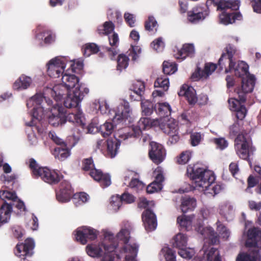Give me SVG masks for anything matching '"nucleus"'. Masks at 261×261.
Returning <instances> with one entry per match:
<instances>
[{
	"mask_svg": "<svg viewBox=\"0 0 261 261\" xmlns=\"http://www.w3.org/2000/svg\"><path fill=\"white\" fill-rule=\"evenodd\" d=\"M66 71L62 76V83L69 89L75 88L72 94L66 96L64 105L66 108H71L78 106L83 99L85 94L89 92V89L80 85L79 78L74 74L68 73Z\"/></svg>",
	"mask_w": 261,
	"mask_h": 261,
	"instance_id": "nucleus-1",
	"label": "nucleus"
},
{
	"mask_svg": "<svg viewBox=\"0 0 261 261\" xmlns=\"http://www.w3.org/2000/svg\"><path fill=\"white\" fill-rule=\"evenodd\" d=\"M190 177L195 184V188L200 191H207L215 195L221 191L219 185L212 186L215 180V176L213 171L203 168L192 170Z\"/></svg>",
	"mask_w": 261,
	"mask_h": 261,
	"instance_id": "nucleus-2",
	"label": "nucleus"
},
{
	"mask_svg": "<svg viewBox=\"0 0 261 261\" xmlns=\"http://www.w3.org/2000/svg\"><path fill=\"white\" fill-rule=\"evenodd\" d=\"M208 5L213 4L217 6V10L223 12L219 15L220 23L224 25L232 24L236 20H240L242 16L240 12L230 13L229 10H237L240 6L239 2L237 0H207Z\"/></svg>",
	"mask_w": 261,
	"mask_h": 261,
	"instance_id": "nucleus-3",
	"label": "nucleus"
},
{
	"mask_svg": "<svg viewBox=\"0 0 261 261\" xmlns=\"http://www.w3.org/2000/svg\"><path fill=\"white\" fill-rule=\"evenodd\" d=\"M114 236L112 234L108 233L106 235L105 239L98 244H89L86 247L87 254L93 257H98L104 255L102 259L106 256H114L112 252L118 247V244L114 242ZM102 259H101L102 260Z\"/></svg>",
	"mask_w": 261,
	"mask_h": 261,
	"instance_id": "nucleus-4",
	"label": "nucleus"
},
{
	"mask_svg": "<svg viewBox=\"0 0 261 261\" xmlns=\"http://www.w3.org/2000/svg\"><path fill=\"white\" fill-rule=\"evenodd\" d=\"M29 163V167L34 177H40L42 180L50 185L57 184L60 181V176L55 170H50L47 167H40L33 158L30 159Z\"/></svg>",
	"mask_w": 261,
	"mask_h": 261,
	"instance_id": "nucleus-5",
	"label": "nucleus"
},
{
	"mask_svg": "<svg viewBox=\"0 0 261 261\" xmlns=\"http://www.w3.org/2000/svg\"><path fill=\"white\" fill-rule=\"evenodd\" d=\"M82 169L85 171H89V174L91 177L98 181L102 188L108 187L111 184L110 175L108 173H103L101 170L96 169L91 157L84 159L82 161Z\"/></svg>",
	"mask_w": 261,
	"mask_h": 261,
	"instance_id": "nucleus-6",
	"label": "nucleus"
},
{
	"mask_svg": "<svg viewBox=\"0 0 261 261\" xmlns=\"http://www.w3.org/2000/svg\"><path fill=\"white\" fill-rule=\"evenodd\" d=\"M163 95V92L162 90H154L152 93L153 101L155 103L153 107L151 103L147 100L142 101L141 109L143 115L149 116L154 110L156 114L160 115L163 111V102L162 97Z\"/></svg>",
	"mask_w": 261,
	"mask_h": 261,
	"instance_id": "nucleus-7",
	"label": "nucleus"
},
{
	"mask_svg": "<svg viewBox=\"0 0 261 261\" xmlns=\"http://www.w3.org/2000/svg\"><path fill=\"white\" fill-rule=\"evenodd\" d=\"M235 149L237 154L242 159L246 160L254 150L249 137L239 134L235 140Z\"/></svg>",
	"mask_w": 261,
	"mask_h": 261,
	"instance_id": "nucleus-8",
	"label": "nucleus"
},
{
	"mask_svg": "<svg viewBox=\"0 0 261 261\" xmlns=\"http://www.w3.org/2000/svg\"><path fill=\"white\" fill-rule=\"evenodd\" d=\"M47 74L53 78H58L64 73L66 67L65 58L56 57L50 60L47 64Z\"/></svg>",
	"mask_w": 261,
	"mask_h": 261,
	"instance_id": "nucleus-9",
	"label": "nucleus"
},
{
	"mask_svg": "<svg viewBox=\"0 0 261 261\" xmlns=\"http://www.w3.org/2000/svg\"><path fill=\"white\" fill-rule=\"evenodd\" d=\"M51 114L48 116V123L53 126L62 125L66 123L65 109L56 103L50 110Z\"/></svg>",
	"mask_w": 261,
	"mask_h": 261,
	"instance_id": "nucleus-10",
	"label": "nucleus"
},
{
	"mask_svg": "<svg viewBox=\"0 0 261 261\" xmlns=\"http://www.w3.org/2000/svg\"><path fill=\"white\" fill-rule=\"evenodd\" d=\"M115 115L113 116L112 120L115 125L128 119L130 117L132 110L130 108L129 103L126 101L119 105L116 111H113Z\"/></svg>",
	"mask_w": 261,
	"mask_h": 261,
	"instance_id": "nucleus-11",
	"label": "nucleus"
},
{
	"mask_svg": "<svg viewBox=\"0 0 261 261\" xmlns=\"http://www.w3.org/2000/svg\"><path fill=\"white\" fill-rule=\"evenodd\" d=\"M35 247V242L31 238H27L24 243L18 244L14 249V253L16 255L21 257L31 256L33 253V250Z\"/></svg>",
	"mask_w": 261,
	"mask_h": 261,
	"instance_id": "nucleus-12",
	"label": "nucleus"
},
{
	"mask_svg": "<svg viewBox=\"0 0 261 261\" xmlns=\"http://www.w3.org/2000/svg\"><path fill=\"white\" fill-rule=\"evenodd\" d=\"M143 226L147 232L155 229L157 226V219L154 212L151 208L145 210L141 215Z\"/></svg>",
	"mask_w": 261,
	"mask_h": 261,
	"instance_id": "nucleus-13",
	"label": "nucleus"
},
{
	"mask_svg": "<svg viewBox=\"0 0 261 261\" xmlns=\"http://www.w3.org/2000/svg\"><path fill=\"white\" fill-rule=\"evenodd\" d=\"M98 233V231L96 229L90 227L85 226L81 230L76 231L75 239L82 244H86L87 239L94 240L96 239Z\"/></svg>",
	"mask_w": 261,
	"mask_h": 261,
	"instance_id": "nucleus-14",
	"label": "nucleus"
},
{
	"mask_svg": "<svg viewBox=\"0 0 261 261\" xmlns=\"http://www.w3.org/2000/svg\"><path fill=\"white\" fill-rule=\"evenodd\" d=\"M72 193L70 182L67 180H63L60 184L59 190L56 192V198L59 202H67L70 200Z\"/></svg>",
	"mask_w": 261,
	"mask_h": 261,
	"instance_id": "nucleus-15",
	"label": "nucleus"
},
{
	"mask_svg": "<svg viewBox=\"0 0 261 261\" xmlns=\"http://www.w3.org/2000/svg\"><path fill=\"white\" fill-rule=\"evenodd\" d=\"M155 180L146 187V192L152 194L162 190L163 181V171L161 167H158L153 172Z\"/></svg>",
	"mask_w": 261,
	"mask_h": 261,
	"instance_id": "nucleus-16",
	"label": "nucleus"
},
{
	"mask_svg": "<svg viewBox=\"0 0 261 261\" xmlns=\"http://www.w3.org/2000/svg\"><path fill=\"white\" fill-rule=\"evenodd\" d=\"M246 77V79L243 77L242 80V89H238L236 91L242 101H245V94L251 92L254 85L255 79L253 75H250Z\"/></svg>",
	"mask_w": 261,
	"mask_h": 261,
	"instance_id": "nucleus-17",
	"label": "nucleus"
},
{
	"mask_svg": "<svg viewBox=\"0 0 261 261\" xmlns=\"http://www.w3.org/2000/svg\"><path fill=\"white\" fill-rule=\"evenodd\" d=\"M149 156L152 162L158 165L163 161V146L162 144L152 141L150 143Z\"/></svg>",
	"mask_w": 261,
	"mask_h": 261,
	"instance_id": "nucleus-18",
	"label": "nucleus"
},
{
	"mask_svg": "<svg viewBox=\"0 0 261 261\" xmlns=\"http://www.w3.org/2000/svg\"><path fill=\"white\" fill-rule=\"evenodd\" d=\"M80 104V103H79ZM79 105L76 107H72V108H76L74 112L69 113L66 115V111L65 110V117L66 122L68 121L75 124L76 125L80 126L81 128L84 129L85 124L83 122V114L81 110L79 108ZM72 108V107L71 108Z\"/></svg>",
	"mask_w": 261,
	"mask_h": 261,
	"instance_id": "nucleus-19",
	"label": "nucleus"
},
{
	"mask_svg": "<svg viewBox=\"0 0 261 261\" xmlns=\"http://www.w3.org/2000/svg\"><path fill=\"white\" fill-rule=\"evenodd\" d=\"M208 15V12L205 8L196 6L188 12V20L192 23H196L202 20Z\"/></svg>",
	"mask_w": 261,
	"mask_h": 261,
	"instance_id": "nucleus-20",
	"label": "nucleus"
},
{
	"mask_svg": "<svg viewBox=\"0 0 261 261\" xmlns=\"http://www.w3.org/2000/svg\"><path fill=\"white\" fill-rule=\"evenodd\" d=\"M246 246L261 247V231L257 228L249 229L248 232V239L246 242Z\"/></svg>",
	"mask_w": 261,
	"mask_h": 261,
	"instance_id": "nucleus-21",
	"label": "nucleus"
},
{
	"mask_svg": "<svg viewBox=\"0 0 261 261\" xmlns=\"http://www.w3.org/2000/svg\"><path fill=\"white\" fill-rule=\"evenodd\" d=\"M239 100L236 98H230L228 100V103L230 109L231 111L236 112V117L238 119L242 120L246 116L247 110L245 107L241 105L242 101L238 97Z\"/></svg>",
	"mask_w": 261,
	"mask_h": 261,
	"instance_id": "nucleus-22",
	"label": "nucleus"
},
{
	"mask_svg": "<svg viewBox=\"0 0 261 261\" xmlns=\"http://www.w3.org/2000/svg\"><path fill=\"white\" fill-rule=\"evenodd\" d=\"M45 99L41 94H36L31 98L27 103L28 107L30 102H32L33 105L38 106V107H34L33 109L32 116L34 118L39 119L43 112V107H40L43 100Z\"/></svg>",
	"mask_w": 261,
	"mask_h": 261,
	"instance_id": "nucleus-23",
	"label": "nucleus"
},
{
	"mask_svg": "<svg viewBox=\"0 0 261 261\" xmlns=\"http://www.w3.org/2000/svg\"><path fill=\"white\" fill-rule=\"evenodd\" d=\"M179 96H185L190 104H195L197 101V97L196 96V91L191 86L187 85H183L178 92Z\"/></svg>",
	"mask_w": 261,
	"mask_h": 261,
	"instance_id": "nucleus-24",
	"label": "nucleus"
},
{
	"mask_svg": "<svg viewBox=\"0 0 261 261\" xmlns=\"http://www.w3.org/2000/svg\"><path fill=\"white\" fill-rule=\"evenodd\" d=\"M196 229L197 232L210 240L212 244H217L219 242L218 236L212 227H204L203 225H200L196 228Z\"/></svg>",
	"mask_w": 261,
	"mask_h": 261,
	"instance_id": "nucleus-25",
	"label": "nucleus"
},
{
	"mask_svg": "<svg viewBox=\"0 0 261 261\" xmlns=\"http://www.w3.org/2000/svg\"><path fill=\"white\" fill-rule=\"evenodd\" d=\"M120 144V141L117 139H108L107 141V147L105 156L109 158H114L118 153Z\"/></svg>",
	"mask_w": 261,
	"mask_h": 261,
	"instance_id": "nucleus-26",
	"label": "nucleus"
},
{
	"mask_svg": "<svg viewBox=\"0 0 261 261\" xmlns=\"http://www.w3.org/2000/svg\"><path fill=\"white\" fill-rule=\"evenodd\" d=\"M226 53L223 54L219 60L218 64L221 68H223V61L229 62V67L231 68L234 65V62L233 60V56L236 52V49L232 46L228 45L227 46Z\"/></svg>",
	"mask_w": 261,
	"mask_h": 261,
	"instance_id": "nucleus-27",
	"label": "nucleus"
},
{
	"mask_svg": "<svg viewBox=\"0 0 261 261\" xmlns=\"http://www.w3.org/2000/svg\"><path fill=\"white\" fill-rule=\"evenodd\" d=\"M69 89L63 84L55 85L50 89V94L56 101L61 100L63 96L69 94Z\"/></svg>",
	"mask_w": 261,
	"mask_h": 261,
	"instance_id": "nucleus-28",
	"label": "nucleus"
},
{
	"mask_svg": "<svg viewBox=\"0 0 261 261\" xmlns=\"http://www.w3.org/2000/svg\"><path fill=\"white\" fill-rule=\"evenodd\" d=\"M139 245L137 244L125 245L121 248V252L128 253V254L125 256L126 261H137L136 257L138 251Z\"/></svg>",
	"mask_w": 261,
	"mask_h": 261,
	"instance_id": "nucleus-29",
	"label": "nucleus"
},
{
	"mask_svg": "<svg viewBox=\"0 0 261 261\" xmlns=\"http://www.w3.org/2000/svg\"><path fill=\"white\" fill-rule=\"evenodd\" d=\"M229 68L230 71H234L237 76L243 78L244 76L247 77L250 75L248 71V66L243 61H239L237 63L234 62V65L231 68Z\"/></svg>",
	"mask_w": 261,
	"mask_h": 261,
	"instance_id": "nucleus-30",
	"label": "nucleus"
},
{
	"mask_svg": "<svg viewBox=\"0 0 261 261\" xmlns=\"http://www.w3.org/2000/svg\"><path fill=\"white\" fill-rule=\"evenodd\" d=\"M109 40L110 45L112 47H107V50L110 59L113 60L118 54V51L116 49L119 41L118 34L116 33H114L111 36L109 37Z\"/></svg>",
	"mask_w": 261,
	"mask_h": 261,
	"instance_id": "nucleus-31",
	"label": "nucleus"
},
{
	"mask_svg": "<svg viewBox=\"0 0 261 261\" xmlns=\"http://www.w3.org/2000/svg\"><path fill=\"white\" fill-rule=\"evenodd\" d=\"M12 211V204L4 202L0 208V226L7 223L10 218Z\"/></svg>",
	"mask_w": 261,
	"mask_h": 261,
	"instance_id": "nucleus-32",
	"label": "nucleus"
},
{
	"mask_svg": "<svg viewBox=\"0 0 261 261\" xmlns=\"http://www.w3.org/2000/svg\"><path fill=\"white\" fill-rule=\"evenodd\" d=\"M151 119L147 117L141 118L138 124L133 128L135 136L138 137L142 134V130L150 128Z\"/></svg>",
	"mask_w": 261,
	"mask_h": 261,
	"instance_id": "nucleus-33",
	"label": "nucleus"
},
{
	"mask_svg": "<svg viewBox=\"0 0 261 261\" xmlns=\"http://www.w3.org/2000/svg\"><path fill=\"white\" fill-rule=\"evenodd\" d=\"M201 252L204 255L203 259L207 261H221L219 252L216 249L212 247L207 250L206 246L204 245Z\"/></svg>",
	"mask_w": 261,
	"mask_h": 261,
	"instance_id": "nucleus-34",
	"label": "nucleus"
},
{
	"mask_svg": "<svg viewBox=\"0 0 261 261\" xmlns=\"http://www.w3.org/2000/svg\"><path fill=\"white\" fill-rule=\"evenodd\" d=\"M32 82V80L30 77L22 74L15 82L13 87L16 90L26 89L30 87Z\"/></svg>",
	"mask_w": 261,
	"mask_h": 261,
	"instance_id": "nucleus-35",
	"label": "nucleus"
},
{
	"mask_svg": "<svg viewBox=\"0 0 261 261\" xmlns=\"http://www.w3.org/2000/svg\"><path fill=\"white\" fill-rule=\"evenodd\" d=\"M194 47L192 44H185L180 49H177V53L174 55L177 59H184L187 56L193 54Z\"/></svg>",
	"mask_w": 261,
	"mask_h": 261,
	"instance_id": "nucleus-36",
	"label": "nucleus"
},
{
	"mask_svg": "<svg viewBox=\"0 0 261 261\" xmlns=\"http://www.w3.org/2000/svg\"><path fill=\"white\" fill-rule=\"evenodd\" d=\"M196 206V201L194 198L185 197L181 200L180 208L181 211L185 213L189 210H193Z\"/></svg>",
	"mask_w": 261,
	"mask_h": 261,
	"instance_id": "nucleus-37",
	"label": "nucleus"
},
{
	"mask_svg": "<svg viewBox=\"0 0 261 261\" xmlns=\"http://www.w3.org/2000/svg\"><path fill=\"white\" fill-rule=\"evenodd\" d=\"M188 237L185 234L178 233L171 240V243L175 247L181 248L186 246L187 244Z\"/></svg>",
	"mask_w": 261,
	"mask_h": 261,
	"instance_id": "nucleus-38",
	"label": "nucleus"
},
{
	"mask_svg": "<svg viewBox=\"0 0 261 261\" xmlns=\"http://www.w3.org/2000/svg\"><path fill=\"white\" fill-rule=\"evenodd\" d=\"M53 154L56 159L63 161L69 156L70 151L65 144V146L61 145L56 147L54 150Z\"/></svg>",
	"mask_w": 261,
	"mask_h": 261,
	"instance_id": "nucleus-39",
	"label": "nucleus"
},
{
	"mask_svg": "<svg viewBox=\"0 0 261 261\" xmlns=\"http://www.w3.org/2000/svg\"><path fill=\"white\" fill-rule=\"evenodd\" d=\"M177 221L180 227L184 229L189 230L191 227L192 218L190 216L181 215L177 218Z\"/></svg>",
	"mask_w": 261,
	"mask_h": 261,
	"instance_id": "nucleus-40",
	"label": "nucleus"
},
{
	"mask_svg": "<svg viewBox=\"0 0 261 261\" xmlns=\"http://www.w3.org/2000/svg\"><path fill=\"white\" fill-rule=\"evenodd\" d=\"M114 124L110 122H106L103 125L99 126V131L103 137H107L113 132Z\"/></svg>",
	"mask_w": 261,
	"mask_h": 261,
	"instance_id": "nucleus-41",
	"label": "nucleus"
},
{
	"mask_svg": "<svg viewBox=\"0 0 261 261\" xmlns=\"http://www.w3.org/2000/svg\"><path fill=\"white\" fill-rule=\"evenodd\" d=\"M114 24L112 21H106L102 26L97 29V32L100 35H108L114 31Z\"/></svg>",
	"mask_w": 261,
	"mask_h": 261,
	"instance_id": "nucleus-42",
	"label": "nucleus"
},
{
	"mask_svg": "<svg viewBox=\"0 0 261 261\" xmlns=\"http://www.w3.org/2000/svg\"><path fill=\"white\" fill-rule=\"evenodd\" d=\"M37 37H41V39L44 37V42L46 44H49L55 41V35L50 30H44L38 34Z\"/></svg>",
	"mask_w": 261,
	"mask_h": 261,
	"instance_id": "nucleus-43",
	"label": "nucleus"
},
{
	"mask_svg": "<svg viewBox=\"0 0 261 261\" xmlns=\"http://www.w3.org/2000/svg\"><path fill=\"white\" fill-rule=\"evenodd\" d=\"M128 57L123 54L118 55L117 59V69L121 71L123 69H125L128 65L129 62Z\"/></svg>",
	"mask_w": 261,
	"mask_h": 261,
	"instance_id": "nucleus-44",
	"label": "nucleus"
},
{
	"mask_svg": "<svg viewBox=\"0 0 261 261\" xmlns=\"http://www.w3.org/2000/svg\"><path fill=\"white\" fill-rule=\"evenodd\" d=\"M99 51V46L94 43H89L85 45L83 51L85 57H89L91 54L97 53Z\"/></svg>",
	"mask_w": 261,
	"mask_h": 261,
	"instance_id": "nucleus-45",
	"label": "nucleus"
},
{
	"mask_svg": "<svg viewBox=\"0 0 261 261\" xmlns=\"http://www.w3.org/2000/svg\"><path fill=\"white\" fill-rule=\"evenodd\" d=\"M158 26L157 21L152 16H149L145 21L144 27L147 31L153 32L154 30L156 31Z\"/></svg>",
	"mask_w": 261,
	"mask_h": 261,
	"instance_id": "nucleus-46",
	"label": "nucleus"
},
{
	"mask_svg": "<svg viewBox=\"0 0 261 261\" xmlns=\"http://www.w3.org/2000/svg\"><path fill=\"white\" fill-rule=\"evenodd\" d=\"M0 198L4 200L6 199L11 200L12 201L9 204L12 203V205H14V202L15 200L17 199V197L15 192L8 191H0Z\"/></svg>",
	"mask_w": 261,
	"mask_h": 261,
	"instance_id": "nucleus-47",
	"label": "nucleus"
},
{
	"mask_svg": "<svg viewBox=\"0 0 261 261\" xmlns=\"http://www.w3.org/2000/svg\"><path fill=\"white\" fill-rule=\"evenodd\" d=\"M130 90L138 92L140 95H143L145 90V84L141 81H137L132 84Z\"/></svg>",
	"mask_w": 261,
	"mask_h": 261,
	"instance_id": "nucleus-48",
	"label": "nucleus"
},
{
	"mask_svg": "<svg viewBox=\"0 0 261 261\" xmlns=\"http://www.w3.org/2000/svg\"><path fill=\"white\" fill-rule=\"evenodd\" d=\"M116 237L118 240L122 241L125 245H126L129 241L130 232L128 229H122Z\"/></svg>",
	"mask_w": 261,
	"mask_h": 261,
	"instance_id": "nucleus-49",
	"label": "nucleus"
},
{
	"mask_svg": "<svg viewBox=\"0 0 261 261\" xmlns=\"http://www.w3.org/2000/svg\"><path fill=\"white\" fill-rule=\"evenodd\" d=\"M150 47L156 53L161 52L163 48V39L159 37L154 39L151 43Z\"/></svg>",
	"mask_w": 261,
	"mask_h": 261,
	"instance_id": "nucleus-50",
	"label": "nucleus"
},
{
	"mask_svg": "<svg viewBox=\"0 0 261 261\" xmlns=\"http://www.w3.org/2000/svg\"><path fill=\"white\" fill-rule=\"evenodd\" d=\"M129 187L138 192L144 188V184L138 178H132L129 184Z\"/></svg>",
	"mask_w": 261,
	"mask_h": 261,
	"instance_id": "nucleus-51",
	"label": "nucleus"
},
{
	"mask_svg": "<svg viewBox=\"0 0 261 261\" xmlns=\"http://www.w3.org/2000/svg\"><path fill=\"white\" fill-rule=\"evenodd\" d=\"M122 200L119 195H113L111 198L110 204L115 211L119 210L122 204Z\"/></svg>",
	"mask_w": 261,
	"mask_h": 261,
	"instance_id": "nucleus-52",
	"label": "nucleus"
},
{
	"mask_svg": "<svg viewBox=\"0 0 261 261\" xmlns=\"http://www.w3.org/2000/svg\"><path fill=\"white\" fill-rule=\"evenodd\" d=\"M166 121H167V127L165 132L167 133H168V132L173 133H176L177 124L175 120L172 118H168L167 120H166Z\"/></svg>",
	"mask_w": 261,
	"mask_h": 261,
	"instance_id": "nucleus-53",
	"label": "nucleus"
},
{
	"mask_svg": "<svg viewBox=\"0 0 261 261\" xmlns=\"http://www.w3.org/2000/svg\"><path fill=\"white\" fill-rule=\"evenodd\" d=\"M217 224V230L218 232L219 233L222 238L224 239L225 240H227L230 235L229 231L220 222H218Z\"/></svg>",
	"mask_w": 261,
	"mask_h": 261,
	"instance_id": "nucleus-54",
	"label": "nucleus"
},
{
	"mask_svg": "<svg viewBox=\"0 0 261 261\" xmlns=\"http://www.w3.org/2000/svg\"><path fill=\"white\" fill-rule=\"evenodd\" d=\"M194 251L192 248H180L179 251H178V254L180 256L184 258H191L194 254Z\"/></svg>",
	"mask_w": 261,
	"mask_h": 261,
	"instance_id": "nucleus-55",
	"label": "nucleus"
},
{
	"mask_svg": "<svg viewBox=\"0 0 261 261\" xmlns=\"http://www.w3.org/2000/svg\"><path fill=\"white\" fill-rule=\"evenodd\" d=\"M177 68L173 63L164 61V74H170L174 73Z\"/></svg>",
	"mask_w": 261,
	"mask_h": 261,
	"instance_id": "nucleus-56",
	"label": "nucleus"
},
{
	"mask_svg": "<svg viewBox=\"0 0 261 261\" xmlns=\"http://www.w3.org/2000/svg\"><path fill=\"white\" fill-rule=\"evenodd\" d=\"M191 156V152L185 151L182 152L179 155L177 162L180 164H185L188 163Z\"/></svg>",
	"mask_w": 261,
	"mask_h": 261,
	"instance_id": "nucleus-57",
	"label": "nucleus"
},
{
	"mask_svg": "<svg viewBox=\"0 0 261 261\" xmlns=\"http://www.w3.org/2000/svg\"><path fill=\"white\" fill-rule=\"evenodd\" d=\"M258 258L257 255L251 256L247 254L241 253L238 256L236 261H256Z\"/></svg>",
	"mask_w": 261,
	"mask_h": 261,
	"instance_id": "nucleus-58",
	"label": "nucleus"
},
{
	"mask_svg": "<svg viewBox=\"0 0 261 261\" xmlns=\"http://www.w3.org/2000/svg\"><path fill=\"white\" fill-rule=\"evenodd\" d=\"M124 18L128 26L132 28L135 26L136 19L134 14L126 12L124 14Z\"/></svg>",
	"mask_w": 261,
	"mask_h": 261,
	"instance_id": "nucleus-59",
	"label": "nucleus"
},
{
	"mask_svg": "<svg viewBox=\"0 0 261 261\" xmlns=\"http://www.w3.org/2000/svg\"><path fill=\"white\" fill-rule=\"evenodd\" d=\"M216 68V65L215 64L207 63L205 64L204 68L203 71L206 78L215 70Z\"/></svg>",
	"mask_w": 261,
	"mask_h": 261,
	"instance_id": "nucleus-60",
	"label": "nucleus"
},
{
	"mask_svg": "<svg viewBox=\"0 0 261 261\" xmlns=\"http://www.w3.org/2000/svg\"><path fill=\"white\" fill-rule=\"evenodd\" d=\"M98 110L102 114H107L109 115L111 114V111L110 109L109 106L106 101H102L99 103Z\"/></svg>",
	"mask_w": 261,
	"mask_h": 261,
	"instance_id": "nucleus-61",
	"label": "nucleus"
},
{
	"mask_svg": "<svg viewBox=\"0 0 261 261\" xmlns=\"http://www.w3.org/2000/svg\"><path fill=\"white\" fill-rule=\"evenodd\" d=\"M191 78L192 80L196 81L201 79H206L204 75L203 70L198 68L191 75Z\"/></svg>",
	"mask_w": 261,
	"mask_h": 261,
	"instance_id": "nucleus-62",
	"label": "nucleus"
},
{
	"mask_svg": "<svg viewBox=\"0 0 261 261\" xmlns=\"http://www.w3.org/2000/svg\"><path fill=\"white\" fill-rule=\"evenodd\" d=\"M87 131L88 133L95 134L99 131L98 124L96 121H92L87 126Z\"/></svg>",
	"mask_w": 261,
	"mask_h": 261,
	"instance_id": "nucleus-63",
	"label": "nucleus"
},
{
	"mask_svg": "<svg viewBox=\"0 0 261 261\" xmlns=\"http://www.w3.org/2000/svg\"><path fill=\"white\" fill-rule=\"evenodd\" d=\"M48 137L57 145L65 146V143L59 138L54 132H50L48 134Z\"/></svg>",
	"mask_w": 261,
	"mask_h": 261,
	"instance_id": "nucleus-64",
	"label": "nucleus"
}]
</instances>
